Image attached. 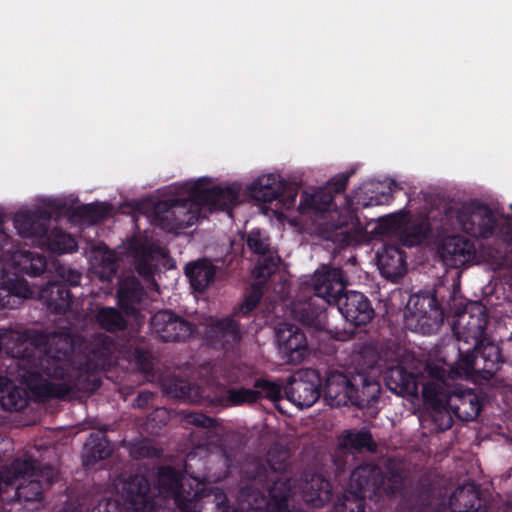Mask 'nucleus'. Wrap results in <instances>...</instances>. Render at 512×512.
I'll return each mask as SVG.
<instances>
[{
	"mask_svg": "<svg viewBox=\"0 0 512 512\" xmlns=\"http://www.w3.org/2000/svg\"><path fill=\"white\" fill-rule=\"evenodd\" d=\"M300 219L285 214L284 225L298 232L315 234L339 245H351L372 240L376 235L392 234L405 246H414L426 237L427 224L411 222L407 213L399 212L381 221L363 226L353 213L348 197H335L321 187H307L299 196L296 207Z\"/></svg>",
	"mask_w": 512,
	"mask_h": 512,
	"instance_id": "nucleus-1",
	"label": "nucleus"
},
{
	"mask_svg": "<svg viewBox=\"0 0 512 512\" xmlns=\"http://www.w3.org/2000/svg\"><path fill=\"white\" fill-rule=\"evenodd\" d=\"M478 503V492L470 483L458 488L450 499V505L455 512H476Z\"/></svg>",
	"mask_w": 512,
	"mask_h": 512,
	"instance_id": "nucleus-27",
	"label": "nucleus"
},
{
	"mask_svg": "<svg viewBox=\"0 0 512 512\" xmlns=\"http://www.w3.org/2000/svg\"><path fill=\"white\" fill-rule=\"evenodd\" d=\"M510 207H511V209H512V204H511V206H510Z\"/></svg>",
	"mask_w": 512,
	"mask_h": 512,
	"instance_id": "nucleus-51",
	"label": "nucleus"
},
{
	"mask_svg": "<svg viewBox=\"0 0 512 512\" xmlns=\"http://www.w3.org/2000/svg\"><path fill=\"white\" fill-rule=\"evenodd\" d=\"M271 502L268 504L275 512H287L288 488L285 481H278L270 490Z\"/></svg>",
	"mask_w": 512,
	"mask_h": 512,
	"instance_id": "nucleus-36",
	"label": "nucleus"
},
{
	"mask_svg": "<svg viewBox=\"0 0 512 512\" xmlns=\"http://www.w3.org/2000/svg\"><path fill=\"white\" fill-rule=\"evenodd\" d=\"M256 387L259 388V390L256 391L258 396L263 395L272 401H277L280 399L281 388L278 384L262 380L257 382Z\"/></svg>",
	"mask_w": 512,
	"mask_h": 512,
	"instance_id": "nucleus-41",
	"label": "nucleus"
},
{
	"mask_svg": "<svg viewBox=\"0 0 512 512\" xmlns=\"http://www.w3.org/2000/svg\"><path fill=\"white\" fill-rule=\"evenodd\" d=\"M124 253L128 261L144 276L150 275L160 265H167L166 251L142 236L127 241L118 254Z\"/></svg>",
	"mask_w": 512,
	"mask_h": 512,
	"instance_id": "nucleus-11",
	"label": "nucleus"
},
{
	"mask_svg": "<svg viewBox=\"0 0 512 512\" xmlns=\"http://www.w3.org/2000/svg\"><path fill=\"white\" fill-rule=\"evenodd\" d=\"M101 326L108 330L122 329L125 325L123 317L113 308H103L97 315Z\"/></svg>",
	"mask_w": 512,
	"mask_h": 512,
	"instance_id": "nucleus-37",
	"label": "nucleus"
},
{
	"mask_svg": "<svg viewBox=\"0 0 512 512\" xmlns=\"http://www.w3.org/2000/svg\"><path fill=\"white\" fill-rule=\"evenodd\" d=\"M89 213H94L95 215L91 216V221H97L100 218L104 217L105 214L108 213V206L105 204H99L96 206H88L85 208Z\"/></svg>",
	"mask_w": 512,
	"mask_h": 512,
	"instance_id": "nucleus-43",
	"label": "nucleus"
},
{
	"mask_svg": "<svg viewBox=\"0 0 512 512\" xmlns=\"http://www.w3.org/2000/svg\"><path fill=\"white\" fill-rule=\"evenodd\" d=\"M48 348L36 347L32 359L23 360L21 380L0 376V405L6 410H18L26 405V387L42 396L62 397L74 386V370L62 351L68 340L62 336L48 339Z\"/></svg>",
	"mask_w": 512,
	"mask_h": 512,
	"instance_id": "nucleus-2",
	"label": "nucleus"
},
{
	"mask_svg": "<svg viewBox=\"0 0 512 512\" xmlns=\"http://www.w3.org/2000/svg\"><path fill=\"white\" fill-rule=\"evenodd\" d=\"M208 337L224 343L236 342L239 339V331L232 319L211 320Z\"/></svg>",
	"mask_w": 512,
	"mask_h": 512,
	"instance_id": "nucleus-31",
	"label": "nucleus"
},
{
	"mask_svg": "<svg viewBox=\"0 0 512 512\" xmlns=\"http://www.w3.org/2000/svg\"><path fill=\"white\" fill-rule=\"evenodd\" d=\"M330 483L320 475H314L304 488V499L314 507H320L330 500Z\"/></svg>",
	"mask_w": 512,
	"mask_h": 512,
	"instance_id": "nucleus-28",
	"label": "nucleus"
},
{
	"mask_svg": "<svg viewBox=\"0 0 512 512\" xmlns=\"http://www.w3.org/2000/svg\"><path fill=\"white\" fill-rule=\"evenodd\" d=\"M180 479L178 474L170 468L164 469L160 474L159 482L163 486L160 493L165 494L166 497H173L175 502L182 507L181 492L179 489Z\"/></svg>",
	"mask_w": 512,
	"mask_h": 512,
	"instance_id": "nucleus-32",
	"label": "nucleus"
},
{
	"mask_svg": "<svg viewBox=\"0 0 512 512\" xmlns=\"http://www.w3.org/2000/svg\"><path fill=\"white\" fill-rule=\"evenodd\" d=\"M153 331L164 341L186 339L193 333L188 322L174 316L170 311H159L151 319Z\"/></svg>",
	"mask_w": 512,
	"mask_h": 512,
	"instance_id": "nucleus-17",
	"label": "nucleus"
},
{
	"mask_svg": "<svg viewBox=\"0 0 512 512\" xmlns=\"http://www.w3.org/2000/svg\"><path fill=\"white\" fill-rule=\"evenodd\" d=\"M301 321L304 323L313 326L315 328H322L325 325L326 314L323 308L316 309L315 311H311V313L306 312L302 313L298 316Z\"/></svg>",
	"mask_w": 512,
	"mask_h": 512,
	"instance_id": "nucleus-42",
	"label": "nucleus"
},
{
	"mask_svg": "<svg viewBox=\"0 0 512 512\" xmlns=\"http://www.w3.org/2000/svg\"><path fill=\"white\" fill-rule=\"evenodd\" d=\"M474 253L473 244L459 236L445 238L440 247V256L443 263L453 268L461 267L470 262Z\"/></svg>",
	"mask_w": 512,
	"mask_h": 512,
	"instance_id": "nucleus-20",
	"label": "nucleus"
},
{
	"mask_svg": "<svg viewBox=\"0 0 512 512\" xmlns=\"http://www.w3.org/2000/svg\"><path fill=\"white\" fill-rule=\"evenodd\" d=\"M377 262L381 274L387 279L394 280L406 271L404 256L393 245H385L377 252Z\"/></svg>",
	"mask_w": 512,
	"mask_h": 512,
	"instance_id": "nucleus-22",
	"label": "nucleus"
},
{
	"mask_svg": "<svg viewBox=\"0 0 512 512\" xmlns=\"http://www.w3.org/2000/svg\"><path fill=\"white\" fill-rule=\"evenodd\" d=\"M127 495L124 505L127 509L136 512H152L146 492L148 491V483L144 478H136L128 484Z\"/></svg>",
	"mask_w": 512,
	"mask_h": 512,
	"instance_id": "nucleus-25",
	"label": "nucleus"
},
{
	"mask_svg": "<svg viewBox=\"0 0 512 512\" xmlns=\"http://www.w3.org/2000/svg\"><path fill=\"white\" fill-rule=\"evenodd\" d=\"M380 394V385L374 379L358 375L353 379V391L350 403L366 406L376 401Z\"/></svg>",
	"mask_w": 512,
	"mask_h": 512,
	"instance_id": "nucleus-24",
	"label": "nucleus"
},
{
	"mask_svg": "<svg viewBox=\"0 0 512 512\" xmlns=\"http://www.w3.org/2000/svg\"><path fill=\"white\" fill-rule=\"evenodd\" d=\"M71 276H72V278L70 279V282H71L72 284H77V283H78V280H79V275H78V273H76V272H71Z\"/></svg>",
	"mask_w": 512,
	"mask_h": 512,
	"instance_id": "nucleus-46",
	"label": "nucleus"
},
{
	"mask_svg": "<svg viewBox=\"0 0 512 512\" xmlns=\"http://www.w3.org/2000/svg\"><path fill=\"white\" fill-rule=\"evenodd\" d=\"M339 445L346 449H373L371 435L366 431H347L339 439Z\"/></svg>",
	"mask_w": 512,
	"mask_h": 512,
	"instance_id": "nucleus-34",
	"label": "nucleus"
},
{
	"mask_svg": "<svg viewBox=\"0 0 512 512\" xmlns=\"http://www.w3.org/2000/svg\"><path fill=\"white\" fill-rule=\"evenodd\" d=\"M4 348H7V347H6V346H5V344L0 340V349H4Z\"/></svg>",
	"mask_w": 512,
	"mask_h": 512,
	"instance_id": "nucleus-49",
	"label": "nucleus"
},
{
	"mask_svg": "<svg viewBox=\"0 0 512 512\" xmlns=\"http://www.w3.org/2000/svg\"><path fill=\"white\" fill-rule=\"evenodd\" d=\"M247 245L254 253L263 255L269 249L268 237L261 230L254 229L248 234Z\"/></svg>",
	"mask_w": 512,
	"mask_h": 512,
	"instance_id": "nucleus-38",
	"label": "nucleus"
},
{
	"mask_svg": "<svg viewBox=\"0 0 512 512\" xmlns=\"http://www.w3.org/2000/svg\"><path fill=\"white\" fill-rule=\"evenodd\" d=\"M311 286L317 297L332 304L339 300L346 283L340 269L323 266L313 274Z\"/></svg>",
	"mask_w": 512,
	"mask_h": 512,
	"instance_id": "nucleus-16",
	"label": "nucleus"
},
{
	"mask_svg": "<svg viewBox=\"0 0 512 512\" xmlns=\"http://www.w3.org/2000/svg\"><path fill=\"white\" fill-rule=\"evenodd\" d=\"M501 355L497 345L481 343L472 354L462 356L454 367L449 368V378H472L481 373L483 378L491 377L499 367Z\"/></svg>",
	"mask_w": 512,
	"mask_h": 512,
	"instance_id": "nucleus-9",
	"label": "nucleus"
},
{
	"mask_svg": "<svg viewBox=\"0 0 512 512\" xmlns=\"http://www.w3.org/2000/svg\"><path fill=\"white\" fill-rule=\"evenodd\" d=\"M189 182L182 186V195L188 198H178L171 202H162L155 207V221L168 232L179 233L182 229L193 225L205 212L202 204L187 189Z\"/></svg>",
	"mask_w": 512,
	"mask_h": 512,
	"instance_id": "nucleus-7",
	"label": "nucleus"
},
{
	"mask_svg": "<svg viewBox=\"0 0 512 512\" xmlns=\"http://www.w3.org/2000/svg\"><path fill=\"white\" fill-rule=\"evenodd\" d=\"M347 181H348V175H339V176L335 177L336 192L343 190L346 186Z\"/></svg>",
	"mask_w": 512,
	"mask_h": 512,
	"instance_id": "nucleus-45",
	"label": "nucleus"
},
{
	"mask_svg": "<svg viewBox=\"0 0 512 512\" xmlns=\"http://www.w3.org/2000/svg\"><path fill=\"white\" fill-rule=\"evenodd\" d=\"M117 504L110 500L101 501L92 512H115Z\"/></svg>",
	"mask_w": 512,
	"mask_h": 512,
	"instance_id": "nucleus-44",
	"label": "nucleus"
},
{
	"mask_svg": "<svg viewBox=\"0 0 512 512\" xmlns=\"http://www.w3.org/2000/svg\"><path fill=\"white\" fill-rule=\"evenodd\" d=\"M11 268L26 274L38 275L46 268L45 259L38 254L35 255L28 252H17L13 254L10 259L0 258V275H4L6 279H10L17 285L18 289L22 291L25 290L24 288L26 286L29 289V297H32L34 292L28 286L27 282L22 280H13L8 276L7 270ZM25 298H28V296Z\"/></svg>",
	"mask_w": 512,
	"mask_h": 512,
	"instance_id": "nucleus-15",
	"label": "nucleus"
},
{
	"mask_svg": "<svg viewBox=\"0 0 512 512\" xmlns=\"http://www.w3.org/2000/svg\"><path fill=\"white\" fill-rule=\"evenodd\" d=\"M278 351L287 363H300L308 353L306 336L297 327L283 323L276 330Z\"/></svg>",
	"mask_w": 512,
	"mask_h": 512,
	"instance_id": "nucleus-14",
	"label": "nucleus"
},
{
	"mask_svg": "<svg viewBox=\"0 0 512 512\" xmlns=\"http://www.w3.org/2000/svg\"><path fill=\"white\" fill-rule=\"evenodd\" d=\"M426 371L430 379L423 384V396L433 410L447 413V426L451 424V414L466 421L478 416L481 405L477 395L471 390L451 389L446 380L449 368L445 362L428 364Z\"/></svg>",
	"mask_w": 512,
	"mask_h": 512,
	"instance_id": "nucleus-3",
	"label": "nucleus"
},
{
	"mask_svg": "<svg viewBox=\"0 0 512 512\" xmlns=\"http://www.w3.org/2000/svg\"><path fill=\"white\" fill-rule=\"evenodd\" d=\"M49 289L52 296L48 300V304L52 309H54L57 312H65L67 309L70 308L71 295L66 287L51 285Z\"/></svg>",
	"mask_w": 512,
	"mask_h": 512,
	"instance_id": "nucleus-35",
	"label": "nucleus"
},
{
	"mask_svg": "<svg viewBox=\"0 0 512 512\" xmlns=\"http://www.w3.org/2000/svg\"><path fill=\"white\" fill-rule=\"evenodd\" d=\"M261 297H262V290H261L260 286L253 285L251 288V291L245 297V299L239 305V307L236 309L235 313H237V314L249 313L256 307V305L258 304Z\"/></svg>",
	"mask_w": 512,
	"mask_h": 512,
	"instance_id": "nucleus-40",
	"label": "nucleus"
},
{
	"mask_svg": "<svg viewBox=\"0 0 512 512\" xmlns=\"http://www.w3.org/2000/svg\"><path fill=\"white\" fill-rule=\"evenodd\" d=\"M258 399V393L252 389H233L228 391V402L232 405L251 403Z\"/></svg>",
	"mask_w": 512,
	"mask_h": 512,
	"instance_id": "nucleus-39",
	"label": "nucleus"
},
{
	"mask_svg": "<svg viewBox=\"0 0 512 512\" xmlns=\"http://www.w3.org/2000/svg\"><path fill=\"white\" fill-rule=\"evenodd\" d=\"M455 219L460 229L474 237H488L496 226L493 212L486 206L474 203L459 207Z\"/></svg>",
	"mask_w": 512,
	"mask_h": 512,
	"instance_id": "nucleus-12",
	"label": "nucleus"
},
{
	"mask_svg": "<svg viewBox=\"0 0 512 512\" xmlns=\"http://www.w3.org/2000/svg\"><path fill=\"white\" fill-rule=\"evenodd\" d=\"M49 215L48 211L40 209L20 210L15 215L14 225L22 237L34 238V242L42 248L59 254L73 252L77 244L70 235L57 229L48 231L45 228L44 222Z\"/></svg>",
	"mask_w": 512,
	"mask_h": 512,
	"instance_id": "nucleus-5",
	"label": "nucleus"
},
{
	"mask_svg": "<svg viewBox=\"0 0 512 512\" xmlns=\"http://www.w3.org/2000/svg\"><path fill=\"white\" fill-rule=\"evenodd\" d=\"M90 269L102 281L110 280L116 271V256L105 246L94 247L89 255Z\"/></svg>",
	"mask_w": 512,
	"mask_h": 512,
	"instance_id": "nucleus-23",
	"label": "nucleus"
},
{
	"mask_svg": "<svg viewBox=\"0 0 512 512\" xmlns=\"http://www.w3.org/2000/svg\"><path fill=\"white\" fill-rule=\"evenodd\" d=\"M12 337V333L10 332H5V338H11Z\"/></svg>",
	"mask_w": 512,
	"mask_h": 512,
	"instance_id": "nucleus-48",
	"label": "nucleus"
},
{
	"mask_svg": "<svg viewBox=\"0 0 512 512\" xmlns=\"http://www.w3.org/2000/svg\"><path fill=\"white\" fill-rule=\"evenodd\" d=\"M56 477L57 472L50 467L36 471L30 460L16 461L0 474V499L39 500L44 485L50 484Z\"/></svg>",
	"mask_w": 512,
	"mask_h": 512,
	"instance_id": "nucleus-4",
	"label": "nucleus"
},
{
	"mask_svg": "<svg viewBox=\"0 0 512 512\" xmlns=\"http://www.w3.org/2000/svg\"><path fill=\"white\" fill-rule=\"evenodd\" d=\"M353 383L339 372L330 373L326 379L324 395L331 406L347 405L351 401Z\"/></svg>",
	"mask_w": 512,
	"mask_h": 512,
	"instance_id": "nucleus-21",
	"label": "nucleus"
},
{
	"mask_svg": "<svg viewBox=\"0 0 512 512\" xmlns=\"http://www.w3.org/2000/svg\"><path fill=\"white\" fill-rule=\"evenodd\" d=\"M320 377L313 369H304L295 374L286 395L298 407H310L319 398Z\"/></svg>",
	"mask_w": 512,
	"mask_h": 512,
	"instance_id": "nucleus-13",
	"label": "nucleus"
},
{
	"mask_svg": "<svg viewBox=\"0 0 512 512\" xmlns=\"http://www.w3.org/2000/svg\"><path fill=\"white\" fill-rule=\"evenodd\" d=\"M411 306L416 309L413 313L418 322H420L428 313L433 314L434 317L438 316L437 302L435 297L432 295L423 294L411 297L408 302L409 309H411Z\"/></svg>",
	"mask_w": 512,
	"mask_h": 512,
	"instance_id": "nucleus-33",
	"label": "nucleus"
},
{
	"mask_svg": "<svg viewBox=\"0 0 512 512\" xmlns=\"http://www.w3.org/2000/svg\"><path fill=\"white\" fill-rule=\"evenodd\" d=\"M142 297V289L138 282L134 279H128L120 284L118 291V302L120 307L126 314L133 313L137 304Z\"/></svg>",
	"mask_w": 512,
	"mask_h": 512,
	"instance_id": "nucleus-30",
	"label": "nucleus"
},
{
	"mask_svg": "<svg viewBox=\"0 0 512 512\" xmlns=\"http://www.w3.org/2000/svg\"><path fill=\"white\" fill-rule=\"evenodd\" d=\"M186 274L190 279L193 289L202 291L213 280L215 269L209 261L203 260L188 264L186 266Z\"/></svg>",
	"mask_w": 512,
	"mask_h": 512,
	"instance_id": "nucleus-26",
	"label": "nucleus"
},
{
	"mask_svg": "<svg viewBox=\"0 0 512 512\" xmlns=\"http://www.w3.org/2000/svg\"><path fill=\"white\" fill-rule=\"evenodd\" d=\"M380 481V474L372 465H363L356 468L348 484V489L336 503L335 512H363V498L367 490L376 489Z\"/></svg>",
	"mask_w": 512,
	"mask_h": 512,
	"instance_id": "nucleus-10",
	"label": "nucleus"
},
{
	"mask_svg": "<svg viewBox=\"0 0 512 512\" xmlns=\"http://www.w3.org/2000/svg\"><path fill=\"white\" fill-rule=\"evenodd\" d=\"M392 185L394 183L380 182V181H369L363 183L354 192L355 202L351 201L353 213L358 207H370L374 205H382L389 202L391 198Z\"/></svg>",
	"mask_w": 512,
	"mask_h": 512,
	"instance_id": "nucleus-19",
	"label": "nucleus"
},
{
	"mask_svg": "<svg viewBox=\"0 0 512 512\" xmlns=\"http://www.w3.org/2000/svg\"><path fill=\"white\" fill-rule=\"evenodd\" d=\"M285 180L278 173L258 176L246 187V195L263 202L275 201L274 214L284 226L285 212L295 207L296 194L285 190Z\"/></svg>",
	"mask_w": 512,
	"mask_h": 512,
	"instance_id": "nucleus-8",
	"label": "nucleus"
},
{
	"mask_svg": "<svg viewBox=\"0 0 512 512\" xmlns=\"http://www.w3.org/2000/svg\"><path fill=\"white\" fill-rule=\"evenodd\" d=\"M164 413V410H158L157 411V414H163Z\"/></svg>",
	"mask_w": 512,
	"mask_h": 512,
	"instance_id": "nucleus-50",
	"label": "nucleus"
},
{
	"mask_svg": "<svg viewBox=\"0 0 512 512\" xmlns=\"http://www.w3.org/2000/svg\"><path fill=\"white\" fill-rule=\"evenodd\" d=\"M385 380L388 387L397 393L413 392L417 389L415 376L402 366L390 368L386 372Z\"/></svg>",
	"mask_w": 512,
	"mask_h": 512,
	"instance_id": "nucleus-29",
	"label": "nucleus"
},
{
	"mask_svg": "<svg viewBox=\"0 0 512 512\" xmlns=\"http://www.w3.org/2000/svg\"><path fill=\"white\" fill-rule=\"evenodd\" d=\"M339 311L347 322L359 326L368 323L373 317L369 300L359 292L346 293L339 303Z\"/></svg>",
	"mask_w": 512,
	"mask_h": 512,
	"instance_id": "nucleus-18",
	"label": "nucleus"
},
{
	"mask_svg": "<svg viewBox=\"0 0 512 512\" xmlns=\"http://www.w3.org/2000/svg\"><path fill=\"white\" fill-rule=\"evenodd\" d=\"M270 272H271V269L267 268L266 270H260L257 273H258V276L264 277L266 274H269Z\"/></svg>",
	"mask_w": 512,
	"mask_h": 512,
	"instance_id": "nucleus-47",
	"label": "nucleus"
},
{
	"mask_svg": "<svg viewBox=\"0 0 512 512\" xmlns=\"http://www.w3.org/2000/svg\"><path fill=\"white\" fill-rule=\"evenodd\" d=\"M186 187L200 201L205 212L230 210L247 197L246 190L239 182L216 185L211 178L201 177L189 182Z\"/></svg>",
	"mask_w": 512,
	"mask_h": 512,
	"instance_id": "nucleus-6",
	"label": "nucleus"
}]
</instances>
